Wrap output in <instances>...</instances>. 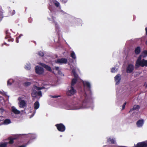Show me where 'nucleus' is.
<instances>
[{"label":"nucleus","mask_w":147,"mask_h":147,"mask_svg":"<svg viewBox=\"0 0 147 147\" xmlns=\"http://www.w3.org/2000/svg\"><path fill=\"white\" fill-rule=\"evenodd\" d=\"M83 84L85 95L81 97L77 100L76 105L74 107L65 105L64 107V109L67 110H76L88 107V105L90 104L89 101L91 100L90 84L87 81H83Z\"/></svg>","instance_id":"f257e3e1"},{"label":"nucleus","mask_w":147,"mask_h":147,"mask_svg":"<svg viewBox=\"0 0 147 147\" xmlns=\"http://www.w3.org/2000/svg\"><path fill=\"white\" fill-rule=\"evenodd\" d=\"M44 87L42 86L41 87H38L36 86H33V89L32 92L31 93L32 96L34 97H36L37 96H42V93L41 91H39L37 92L35 90H39L41 89L45 88Z\"/></svg>","instance_id":"f03ea898"},{"label":"nucleus","mask_w":147,"mask_h":147,"mask_svg":"<svg viewBox=\"0 0 147 147\" xmlns=\"http://www.w3.org/2000/svg\"><path fill=\"white\" fill-rule=\"evenodd\" d=\"M76 90L74 88L73 86L69 87L66 92L67 95L71 96L74 95L76 93Z\"/></svg>","instance_id":"7ed1b4c3"},{"label":"nucleus","mask_w":147,"mask_h":147,"mask_svg":"<svg viewBox=\"0 0 147 147\" xmlns=\"http://www.w3.org/2000/svg\"><path fill=\"white\" fill-rule=\"evenodd\" d=\"M72 72L75 78H74L72 80L71 82V86H73L76 82L78 78V76L76 73L75 70L74 69H72Z\"/></svg>","instance_id":"20e7f679"},{"label":"nucleus","mask_w":147,"mask_h":147,"mask_svg":"<svg viewBox=\"0 0 147 147\" xmlns=\"http://www.w3.org/2000/svg\"><path fill=\"white\" fill-rule=\"evenodd\" d=\"M18 100L19 101L18 105L20 108H24L26 106V102L23 100L22 98H18Z\"/></svg>","instance_id":"39448f33"},{"label":"nucleus","mask_w":147,"mask_h":147,"mask_svg":"<svg viewBox=\"0 0 147 147\" xmlns=\"http://www.w3.org/2000/svg\"><path fill=\"white\" fill-rule=\"evenodd\" d=\"M11 110L12 112L11 113V115L14 117H16V115L14 114L18 115L20 113V111L14 106L11 107Z\"/></svg>","instance_id":"423d86ee"},{"label":"nucleus","mask_w":147,"mask_h":147,"mask_svg":"<svg viewBox=\"0 0 147 147\" xmlns=\"http://www.w3.org/2000/svg\"><path fill=\"white\" fill-rule=\"evenodd\" d=\"M35 69L36 73L38 74H42L44 72L43 68L39 66H36Z\"/></svg>","instance_id":"0eeeda50"},{"label":"nucleus","mask_w":147,"mask_h":147,"mask_svg":"<svg viewBox=\"0 0 147 147\" xmlns=\"http://www.w3.org/2000/svg\"><path fill=\"white\" fill-rule=\"evenodd\" d=\"M58 130L60 131H64L65 130V127L62 124L60 123L55 125Z\"/></svg>","instance_id":"6e6552de"},{"label":"nucleus","mask_w":147,"mask_h":147,"mask_svg":"<svg viewBox=\"0 0 147 147\" xmlns=\"http://www.w3.org/2000/svg\"><path fill=\"white\" fill-rule=\"evenodd\" d=\"M67 59L65 58L59 59L55 60V63L59 64H62L63 63H66L67 62Z\"/></svg>","instance_id":"1a4fd4ad"},{"label":"nucleus","mask_w":147,"mask_h":147,"mask_svg":"<svg viewBox=\"0 0 147 147\" xmlns=\"http://www.w3.org/2000/svg\"><path fill=\"white\" fill-rule=\"evenodd\" d=\"M121 75L118 74L115 77V81L116 82V85H118L119 83L121 80Z\"/></svg>","instance_id":"9d476101"},{"label":"nucleus","mask_w":147,"mask_h":147,"mask_svg":"<svg viewBox=\"0 0 147 147\" xmlns=\"http://www.w3.org/2000/svg\"><path fill=\"white\" fill-rule=\"evenodd\" d=\"M38 64L41 65H42L44 68H45L47 70L50 71H52L51 67L47 65L41 63H38Z\"/></svg>","instance_id":"9b49d317"},{"label":"nucleus","mask_w":147,"mask_h":147,"mask_svg":"<svg viewBox=\"0 0 147 147\" xmlns=\"http://www.w3.org/2000/svg\"><path fill=\"white\" fill-rule=\"evenodd\" d=\"M134 69V65L132 64H129L127 67V72L128 73H131L133 71Z\"/></svg>","instance_id":"f8f14e48"},{"label":"nucleus","mask_w":147,"mask_h":147,"mask_svg":"<svg viewBox=\"0 0 147 147\" xmlns=\"http://www.w3.org/2000/svg\"><path fill=\"white\" fill-rule=\"evenodd\" d=\"M140 66L142 67L144 66L147 67V60H145L144 59L142 60L138 66Z\"/></svg>","instance_id":"ddd939ff"},{"label":"nucleus","mask_w":147,"mask_h":147,"mask_svg":"<svg viewBox=\"0 0 147 147\" xmlns=\"http://www.w3.org/2000/svg\"><path fill=\"white\" fill-rule=\"evenodd\" d=\"M144 123V121L143 119H141L138 121L136 123L137 126L138 127H142Z\"/></svg>","instance_id":"4468645a"},{"label":"nucleus","mask_w":147,"mask_h":147,"mask_svg":"<svg viewBox=\"0 0 147 147\" xmlns=\"http://www.w3.org/2000/svg\"><path fill=\"white\" fill-rule=\"evenodd\" d=\"M135 147H146L145 142L138 143Z\"/></svg>","instance_id":"2eb2a0df"},{"label":"nucleus","mask_w":147,"mask_h":147,"mask_svg":"<svg viewBox=\"0 0 147 147\" xmlns=\"http://www.w3.org/2000/svg\"><path fill=\"white\" fill-rule=\"evenodd\" d=\"M140 108V106L137 105H134L133 108L130 109L129 112H131L134 110H138Z\"/></svg>","instance_id":"dca6fc26"},{"label":"nucleus","mask_w":147,"mask_h":147,"mask_svg":"<svg viewBox=\"0 0 147 147\" xmlns=\"http://www.w3.org/2000/svg\"><path fill=\"white\" fill-rule=\"evenodd\" d=\"M52 19L53 20V22L54 23V24H55V26L56 30V31L57 32H58L59 31V27H58V25L57 24V23H56L55 21V20L54 19V18L53 17H52Z\"/></svg>","instance_id":"f3484780"},{"label":"nucleus","mask_w":147,"mask_h":147,"mask_svg":"<svg viewBox=\"0 0 147 147\" xmlns=\"http://www.w3.org/2000/svg\"><path fill=\"white\" fill-rule=\"evenodd\" d=\"M39 103L38 101L36 102L34 104V109L36 110L38 109L39 107Z\"/></svg>","instance_id":"a211bd4d"},{"label":"nucleus","mask_w":147,"mask_h":147,"mask_svg":"<svg viewBox=\"0 0 147 147\" xmlns=\"http://www.w3.org/2000/svg\"><path fill=\"white\" fill-rule=\"evenodd\" d=\"M8 144L7 142H1L0 143V147H7Z\"/></svg>","instance_id":"6ab92c4d"},{"label":"nucleus","mask_w":147,"mask_h":147,"mask_svg":"<svg viewBox=\"0 0 147 147\" xmlns=\"http://www.w3.org/2000/svg\"><path fill=\"white\" fill-rule=\"evenodd\" d=\"M53 3L57 7H58L60 6L59 3L55 0H53Z\"/></svg>","instance_id":"aec40b11"},{"label":"nucleus","mask_w":147,"mask_h":147,"mask_svg":"<svg viewBox=\"0 0 147 147\" xmlns=\"http://www.w3.org/2000/svg\"><path fill=\"white\" fill-rule=\"evenodd\" d=\"M142 57V56L141 54V55L138 57V59L137 60L136 62V66H138V65L140 63V62L142 61L141 60Z\"/></svg>","instance_id":"412c9836"},{"label":"nucleus","mask_w":147,"mask_h":147,"mask_svg":"<svg viewBox=\"0 0 147 147\" xmlns=\"http://www.w3.org/2000/svg\"><path fill=\"white\" fill-rule=\"evenodd\" d=\"M14 82V81L13 79H10L7 81V84L8 85H10L11 84H13Z\"/></svg>","instance_id":"4be33fe9"},{"label":"nucleus","mask_w":147,"mask_h":147,"mask_svg":"<svg viewBox=\"0 0 147 147\" xmlns=\"http://www.w3.org/2000/svg\"><path fill=\"white\" fill-rule=\"evenodd\" d=\"M142 56L144 58L147 56V51L144 50L142 53Z\"/></svg>","instance_id":"5701e85b"},{"label":"nucleus","mask_w":147,"mask_h":147,"mask_svg":"<svg viewBox=\"0 0 147 147\" xmlns=\"http://www.w3.org/2000/svg\"><path fill=\"white\" fill-rule=\"evenodd\" d=\"M71 57L74 59H76V57L75 53L74 51H72L70 54Z\"/></svg>","instance_id":"b1692460"},{"label":"nucleus","mask_w":147,"mask_h":147,"mask_svg":"<svg viewBox=\"0 0 147 147\" xmlns=\"http://www.w3.org/2000/svg\"><path fill=\"white\" fill-rule=\"evenodd\" d=\"M140 51V47H137L135 50V53L137 54L139 53Z\"/></svg>","instance_id":"393cba45"},{"label":"nucleus","mask_w":147,"mask_h":147,"mask_svg":"<svg viewBox=\"0 0 147 147\" xmlns=\"http://www.w3.org/2000/svg\"><path fill=\"white\" fill-rule=\"evenodd\" d=\"M11 122V121L9 119H6L4 121V123L5 124L7 125L10 123Z\"/></svg>","instance_id":"a878e982"},{"label":"nucleus","mask_w":147,"mask_h":147,"mask_svg":"<svg viewBox=\"0 0 147 147\" xmlns=\"http://www.w3.org/2000/svg\"><path fill=\"white\" fill-rule=\"evenodd\" d=\"M108 142H111V143L112 144H115L116 143V142H115V141L114 139H111V138H109L108 139Z\"/></svg>","instance_id":"bb28decb"},{"label":"nucleus","mask_w":147,"mask_h":147,"mask_svg":"<svg viewBox=\"0 0 147 147\" xmlns=\"http://www.w3.org/2000/svg\"><path fill=\"white\" fill-rule=\"evenodd\" d=\"M25 68L27 70H30V65L29 64H27V65H25Z\"/></svg>","instance_id":"cd10ccee"},{"label":"nucleus","mask_w":147,"mask_h":147,"mask_svg":"<svg viewBox=\"0 0 147 147\" xmlns=\"http://www.w3.org/2000/svg\"><path fill=\"white\" fill-rule=\"evenodd\" d=\"M15 139V138H10L9 139V141L8 143L10 144H12L13 143V140Z\"/></svg>","instance_id":"c85d7f7f"},{"label":"nucleus","mask_w":147,"mask_h":147,"mask_svg":"<svg viewBox=\"0 0 147 147\" xmlns=\"http://www.w3.org/2000/svg\"><path fill=\"white\" fill-rule=\"evenodd\" d=\"M30 136L31 137V139H34L36 137L34 134H30Z\"/></svg>","instance_id":"c756f323"},{"label":"nucleus","mask_w":147,"mask_h":147,"mask_svg":"<svg viewBox=\"0 0 147 147\" xmlns=\"http://www.w3.org/2000/svg\"><path fill=\"white\" fill-rule=\"evenodd\" d=\"M25 86H28L30 85L31 83L29 82H26L24 84Z\"/></svg>","instance_id":"7c9ffc66"},{"label":"nucleus","mask_w":147,"mask_h":147,"mask_svg":"<svg viewBox=\"0 0 147 147\" xmlns=\"http://www.w3.org/2000/svg\"><path fill=\"white\" fill-rule=\"evenodd\" d=\"M117 71V69H115V68H113L111 70V72L112 73H115V72H116Z\"/></svg>","instance_id":"2f4dec72"},{"label":"nucleus","mask_w":147,"mask_h":147,"mask_svg":"<svg viewBox=\"0 0 147 147\" xmlns=\"http://www.w3.org/2000/svg\"><path fill=\"white\" fill-rule=\"evenodd\" d=\"M38 54L40 56H43L44 55L43 53L41 51L39 52L38 53Z\"/></svg>","instance_id":"473e14b6"},{"label":"nucleus","mask_w":147,"mask_h":147,"mask_svg":"<svg viewBox=\"0 0 147 147\" xmlns=\"http://www.w3.org/2000/svg\"><path fill=\"white\" fill-rule=\"evenodd\" d=\"M3 18V17L2 16V12L0 11V21H1L2 20Z\"/></svg>","instance_id":"72a5a7b5"},{"label":"nucleus","mask_w":147,"mask_h":147,"mask_svg":"<svg viewBox=\"0 0 147 147\" xmlns=\"http://www.w3.org/2000/svg\"><path fill=\"white\" fill-rule=\"evenodd\" d=\"M55 68L56 70L58 71V73L59 74H60V73L61 72L59 71V67H58L56 66L55 67Z\"/></svg>","instance_id":"f704fd0d"},{"label":"nucleus","mask_w":147,"mask_h":147,"mask_svg":"<svg viewBox=\"0 0 147 147\" xmlns=\"http://www.w3.org/2000/svg\"><path fill=\"white\" fill-rule=\"evenodd\" d=\"M21 36H23V35L22 34H20L18 37H17L16 38V39H17V40H16V42H17V43H18L19 42V40H18V39L19 38H20Z\"/></svg>","instance_id":"c9c22d12"},{"label":"nucleus","mask_w":147,"mask_h":147,"mask_svg":"<svg viewBox=\"0 0 147 147\" xmlns=\"http://www.w3.org/2000/svg\"><path fill=\"white\" fill-rule=\"evenodd\" d=\"M50 5V6L49 7V9L50 10L51 12H52L53 11V8L51 6V5Z\"/></svg>","instance_id":"e433bc0d"},{"label":"nucleus","mask_w":147,"mask_h":147,"mask_svg":"<svg viewBox=\"0 0 147 147\" xmlns=\"http://www.w3.org/2000/svg\"><path fill=\"white\" fill-rule=\"evenodd\" d=\"M60 96H56V95H55V96H50L52 97V98H58V97H59Z\"/></svg>","instance_id":"4c0bfd02"},{"label":"nucleus","mask_w":147,"mask_h":147,"mask_svg":"<svg viewBox=\"0 0 147 147\" xmlns=\"http://www.w3.org/2000/svg\"><path fill=\"white\" fill-rule=\"evenodd\" d=\"M126 103L125 102L123 105L122 107V110L124 109L125 108V105H126Z\"/></svg>","instance_id":"58836bf2"},{"label":"nucleus","mask_w":147,"mask_h":147,"mask_svg":"<svg viewBox=\"0 0 147 147\" xmlns=\"http://www.w3.org/2000/svg\"><path fill=\"white\" fill-rule=\"evenodd\" d=\"M62 1L64 3H66L67 1V0H62Z\"/></svg>","instance_id":"ea45409f"},{"label":"nucleus","mask_w":147,"mask_h":147,"mask_svg":"<svg viewBox=\"0 0 147 147\" xmlns=\"http://www.w3.org/2000/svg\"><path fill=\"white\" fill-rule=\"evenodd\" d=\"M144 86H145L146 87H147V83H145L144 84Z\"/></svg>","instance_id":"a19ab883"},{"label":"nucleus","mask_w":147,"mask_h":147,"mask_svg":"<svg viewBox=\"0 0 147 147\" xmlns=\"http://www.w3.org/2000/svg\"><path fill=\"white\" fill-rule=\"evenodd\" d=\"M12 13H13V14H12L13 15L15 14V10H13Z\"/></svg>","instance_id":"79ce46f5"},{"label":"nucleus","mask_w":147,"mask_h":147,"mask_svg":"<svg viewBox=\"0 0 147 147\" xmlns=\"http://www.w3.org/2000/svg\"><path fill=\"white\" fill-rule=\"evenodd\" d=\"M36 110H35V111H34V113H33V114L32 115V117H33V116L34 115V114H35V113H36Z\"/></svg>","instance_id":"37998d69"},{"label":"nucleus","mask_w":147,"mask_h":147,"mask_svg":"<svg viewBox=\"0 0 147 147\" xmlns=\"http://www.w3.org/2000/svg\"><path fill=\"white\" fill-rule=\"evenodd\" d=\"M145 144L146 145V147H147V141L145 142Z\"/></svg>","instance_id":"c03bdc74"},{"label":"nucleus","mask_w":147,"mask_h":147,"mask_svg":"<svg viewBox=\"0 0 147 147\" xmlns=\"http://www.w3.org/2000/svg\"><path fill=\"white\" fill-rule=\"evenodd\" d=\"M145 30L146 35H147V28H145Z\"/></svg>","instance_id":"a18cd8bd"},{"label":"nucleus","mask_w":147,"mask_h":147,"mask_svg":"<svg viewBox=\"0 0 147 147\" xmlns=\"http://www.w3.org/2000/svg\"><path fill=\"white\" fill-rule=\"evenodd\" d=\"M9 38V37L8 36H7H7H6V37H5V38Z\"/></svg>","instance_id":"49530a36"},{"label":"nucleus","mask_w":147,"mask_h":147,"mask_svg":"<svg viewBox=\"0 0 147 147\" xmlns=\"http://www.w3.org/2000/svg\"><path fill=\"white\" fill-rule=\"evenodd\" d=\"M5 45H7V46H9V45H8V44H6V43H5Z\"/></svg>","instance_id":"de8ad7c7"},{"label":"nucleus","mask_w":147,"mask_h":147,"mask_svg":"<svg viewBox=\"0 0 147 147\" xmlns=\"http://www.w3.org/2000/svg\"><path fill=\"white\" fill-rule=\"evenodd\" d=\"M13 39H12V40H11V41L12 42V41H13Z\"/></svg>","instance_id":"09e8293b"},{"label":"nucleus","mask_w":147,"mask_h":147,"mask_svg":"<svg viewBox=\"0 0 147 147\" xmlns=\"http://www.w3.org/2000/svg\"><path fill=\"white\" fill-rule=\"evenodd\" d=\"M8 41H10L9 40V39H8Z\"/></svg>","instance_id":"8fccbe9b"},{"label":"nucleus","mask_w":147,"mask_h":147,"mask_svg":"<svg viewBox=\"0 0 147 147\" xmlns=\"http://www.w3.org/2000/svg\"><path fill=\"white\" fill-rule=\"evenodd\" d=\"M61 136H61H61H61Z\"/></svg>","instance_id":"3c124183"}]
</instances>
